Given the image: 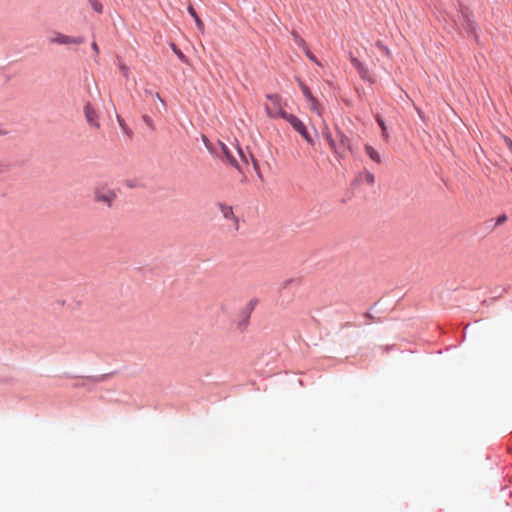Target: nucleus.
Segmentation results:
<instances>
[{
  "label": "nucleus",
  "instance_id": "1",
  "mask_svg": "<svg viewBox=\"0 0 512 512\" xmlns=\"http://www.w3.org/2000/svg\"><path fill=\"white\" fill-rule=\"evenodd\" d=\"M285 103L278 94L266 96L265 110L270 118H284L288 113L284 110Z\"/></svg>",
  "mask_w": 512,
  "mask_h": 512
},
{
  "label": "nucleus",
  "instance_id": "2",
  "mask_svg": "<svg viewBox=\"0 0 512 512\" xmlns=\"http://www.w3.org/2000/svg\"><path fill=\"white\" fill-rule=\"evenodd\" d=\"M84 40V37H73L57 31H54L48 38L50 44L59 45H80L84 43Z\"/></svg>",
  "mask_w": 512,
  "mask_h": 512
},
{
  "label": "nucleus",
  "instance_id": "3",
  "mask_svg": "<svg viewBox=\"0 0 512 512\" xmlns=\"http://www.w3.org/2000/svg\"><path fill=\"white\" fill-rule=\"evenodd\" d=\"M283 119H285L300 135L309 143L313 144V140L310 137L305 125L303 122L293 114H287Z\"/></svg>",
  "mask_w": 512,
  "mask_h": 512
},
{
  "label": "nucleus",
  "instance_id": "4",
  "mask_svg": "<svg viewBox=\"0 0 512 512\" xmlns=\"http://www.w3.org/2000/svg\"><path fill=\"white\" fill-rule=\"evenodd\" d=\"M84 115L90 127H93L95 129L100 128L101 125L99 122V114L90 103H87L84 106Z\"/></svg>",
  "mask_w": 512,
  "mask_h": 512
},
{
  "label": "nucleus",
  "instance_id": "5",
  "mask_svg": "<svg viewBox=\"0 0 512 512\" xmlns=\"http://www.w3.org/2000/svg\"><path fill=\"white\" fill-rule=\"evenodd\" d=\"M115 198H116V194L112 190H107V191L97 190L94 195L95 201L104 203L109 207L112 205Z\"/></svg>",
  "mask_w": 512,
  "mask_h": 512
},
{
  "label": "nucleus",
  "instance_id": "6",
  "mask_svg": "<svg viewBox=\"0 0 512 512\" xmlns=\"http://www.w3.org/2000/svg\"><path fill=\"white\" fill-rule=\"evenodd\" d=\"M350 61L352 65L357 69L362 79L372 82L368 69L356 57L351 56Z\"/></svg>",
  "mask_w": 512,
  "mask_h": 512
},
{
  "label": "nucleus",
  "instance_id": "7",
  "mask_svg": "<svg viewBox=\"0 0 512 512\" xmlns=\"http://www.w3.org/2000/svg\"><path fill=\"white\" fill-rule=\"evenodd\" d=\"M220 212L222 213L223 217L227 220H232L234 223H237V218L233 212V208L227 204L220 203L218 205Z\"/></svg>",
  "mask_w": 512,
  "mask_h": 512
},
{
  "label": "nucleus",
  "instance_id": "8",
  "mask_svg": "<svg viewBox=\"0 0 512 512\" xmlns=\"http://www.w3.org/2000/svg\"><path fill=\"white\" fill-rule=\"evenodd\" d=\"M307 102L309 104V109L322 118L323 108L320 102L314 96L311 97L310 99H307Z\"/></svg>",
  "mask_w": 512,
  "mask_h": 512
},
{
  "label": "nucleus",
  "instance_id": "9",
  "mask_svg": "<svg viewBox=\"0 0 512 512\" xmlns=\"http://www.w3.org/2000/svg\"><path fill=\"white\" fill-rule=\"evenodd\" d=\"M365 152L367 153V155L370 157V159L372 161H374L378 164L382 162L380 153L378 151H376L372 146L365 145Z\"/></svg>",
  "mask_w": 512,
  "mask_h": 512
},
{
  "label": "nucleus",
  "instance_id": "10",
  "mask_svg": "<svg viewBox=\"0 0 512 512\" xmlns=\"http://www.w3.org/2000/svg\"><path fill=\"white\" fill-rule=\"evenodd\" d=\"M250 315L249 313H243L240 319L237 321L236 327L240 332H244L249 324Z\"/></svg>",
  "mask_w": 512,
  "mask_h": 512
},
{
  "label": "nucleus",
  "instance_id": "11",
  "mask_svg": "<svg viewBox=\"0 0 512 512\" xmlns=\"http://www.w3.org/2000/svg\"><path fill=\"white\" fill-rule=\"evenodd\" d=\"M323 125H324V128H325L326 130H328L327 124H326V122H325L324 120H323ZM324 137H325V139L327 140V142L329 143L330 148H331L335 153H337V152H338V147H337V145H336V143H335L334 139L332 138L331 133H330L329 131H326V132L324 133Z\"/></svg>",
  "mask_w": 512,
  "mask_h": 512
},
{
  "label": "nucleus",
  "instance_id": "12",
  "mask_svg": "<svg viewBox=\"0 0 512 512\" xmlns=\"http://www.w3.org/2000/svg\"><path fill=\"white\" fill-rule=\"evenodd\" d=\"M173 52L176 54V56L179 58L180 61L186 63L187 62V58L186 56L182 53V51L174 44V43H171L170 44Z\"/></svg>",
  "mask_w": 512,
  "mask_h": 512
},
{
  "label": "nucleus",
  "instance_id": "13",
  "mask_svg": "<svg viewBox=\"0 0 512 512\" xmlns=\"http://www.w3.org/2000/svg\"><path fill=\"white\" fill-rule=\"evenodd\" d=\"M222 152L233 166L238 167L237 161L231 156L227 146L224 144H222Z\"/></svg>",
  "mask_w": 512,
  "mask_h": 512
},
{
  "label": "nucleus",
  "instance_id": "14",
  "mask_svg": "<svg viewBox=\"0 0 512 512\" xmlns=\"http://www.w3.org/2000/svg\"><path fill=\"white\" fill-rule=\"evenodd\" d=\"M299 86H300V88H301V90H302L306 100L310 99L311 97H313V94H312L311 90L309 89V87L306 84H304L303 82L299 81Z\"/></svg>",
  "mask_w": 512,
  "mask_h": 512
},
{
  "label": "nucleus",
  "instance_id": "15",
  "mask_svg": "<svg viewBox=\"0 0 512 512\" xmlns=\"http://www.w3.org/2000/svg\"><path fill=\"white\" fill-rule=\"evenodd\" d=\"M92 9L97 13L103 12V5L98 0H88Z\"/></svg>",
  "mask_w": 512,
  "mask_h": 512
},
{
  "label": "nucleus",
  "instance_id": "16",
  "mask_svg": "<svg viewBox=\"0 0 512 512\" xmlns=\"http://www.w3.org/2000/svg\"><path fill=\"white\" fill-rule=\"evenodd\" d=\"M292 36H293V39L295 41V43L301 47L306 48L307 45H306V42L304 41L303 38H301L296 32H292Z\"/></svg>",
  "mask_w": 512,
  "mask_h": 512
},
{
  "label": "nucleus",
  "instance_id": "17",
  "mask_svg": "<svg viewBox=\"0 0 512 512\" xmlns=\"http://www.w3.org/2000/svg\"><path fill=\"white\" fill-rule=\"evenodd\" d=\"M376 46L387 56V57H391V51L390 49L383 44L382 41H377L376 42Z\"/></svg>",
  "mask_w": 512,
  "mask_h": 512
},
{
  "label": "nucleus",
  "instance_id": "18",
  "mask_svg": "<svg viewBox=\"0 0 512 512\" xmlns=\"http://www.w3.org/2000/svg\"><path fill=\"white\" fill-rule=\"evenodd\" d=\"M376 120L381 127L382 135H383L384 139H388L387 128H386L384 121L382 120V118L380 116H377Z\"/></svg>",
  "mask_w": 512,
  "mask_h": 512
},
{
  "label": "nucleus",
  "instance_id": "19",
  "mask_svg": "<svg viewBox=\"0 0 512 512\" xmlns=\"http://www.w3.org/2000/svg\"><path fill=\"white\" fill-rule=\"evenodd\" d=\"M304 52L306 54V56L313 62H315L316 64L319 65V62L318 60L316 59V57L314 56V54L308 49V47L304 48Z\"/></svg>",
  "mask_w": 512,
  "mask_h": 512
},
{
  "label": "nucleus",
  "instance_id": "20",
  "mask_svg": "<svg viewBox=\"0 0 512 512\" xmlns=\"http://www.w3.org/2000/svg\"><path fill=\"white\" fill-rule=\"evenodd\" d=\"M339 136H340V147H343L345 148L348 143H349V139L343 134V133H339Z\"/></svg>",
  "mask_w": 512,
  "mask_h": 512
},
{
  "label": "nucleus",
  "instance_id": "21",
  "mask_svg": "<svg viewBox=\"0 0 512 512\" xmlns=\"http://www.w3.org/2000/svg\"><path fill=\"white\" fill-rule=\"evenodd\" d=\"M194 20H195V23H196L197 28L199 29V31L201 33H204V23H203V21L199 17L194 18Z\"/></svg>",
  "mask_w": 512,
  "mask_h": 512
},
{
  "label": "nucleus",
  "instance_id": "22",
  "mask_svg": "<svg viewBox=\"0 0 512 512\" xmlns=\"http://www.w3.org/2000/svg\"><path fill=\"white\" fill-rule=\"evenodd\" d=\"M119 68H120L121 72L123 73L124 77L127 78L129 76V69H128V67L125 64L122 63V64L119 65Z\"/></svg>",
  "mask_w": 512,
  "mask_h": 512
},
{
  "label": "nucleus",
  "instance_id": "23",
  "mask_svg": "<svg viewBox=\"0 0 512 512\" xmlns=\"http://www.w3.org/2000/svg\"><path fill=\"white\" fill-rule=\"evenodd\" d=\"M365 179L366 181L369 183V184H373L374 183V175L370 172H367L366 175H365Z\"/></svg>",
  "mask_w": 512,
  "mask_h": 512
},
{
  "label": "nucleus",
  "instance_id": "24",
  "mask_svg": "<svg viewBox=\"0 0 512 512\" xmlns=\"http://www.w3.org/2000/svg\"><path fill=\"white\" fill-rule=\"evenodd\" d=\"M188 12H189V14H190L193 18L198 17V15H197V13H196V11H195V9L193 8V6H192V5H189V6H188Z\"/></svg>",
  "mask_w": 512,
  "mask_h": 512
},
{
  "label": "nucleus",
  "instance_id": "25",
  "mask_svg": "<svg viewBox=\"0 0 512 512\" xmlns=\"http://www.w3.org/2000/svg\"><path fill=\"white\" fill-rule=\"evenodd\" d=\"M237 152H238V154L240 155V157L243 159V161L247 163V162H248V160H247V158H246V156H245V154H244L243 150H242L241 148H239V147H238V148H237Z\"/></svg>",
  "mask_w": 512,
  "mask_h": 512
},
{
  "label": "nucleus",
  "instance_id": "26",
  "mask_svg": "<svg viewBox=\"0 0 512 512\" xmlns=\"http://www.w3.org/2000/svg\"><path fill=\"white\" fill-rule=\"evenodd\" d=\"M91 47H92L93 51L95 52V54L98 55L99 54L98 44L94 41V42H92Z\"/></svg>",
  "mask_w": 512,
  "mask_h": 512
},
{
  "label": "nucleus",
  "instance_id": "27",
  "mask_svg": "<svg viewBox=\"0 0 512 512\" xmlns=\"http://www.w3.org/2000/svg\"><path fill=\"white\" fill-rule=\"evenodd\" d=\"M504 141H505L507 147L509 148V150L512 152V140L507 137H504Z\"/></svg>",
  "mask_w": 512,
  "mask_h": 512
},
{
  "label": "nucleus",
  "instance_id": "28",
  "mask_svg": "<svg viewBox=\"0 0 512 512\" xmlns=\"http://www.w3.org/2000/svg\"><path fill=\"white\" fill-rule=\"evenodd\" d=\"M250 157L252 159L253 166H254L255 170L257 171L259 169L258 162L252 155H250Z\"/></svg>",
  "mask_w": 512,
  "mask_h": 512
},
{
  "label": "nucleus",
  "instance_id": "29",
  "mask_svg": "<svg viewBox=\"0 0 512 512\" xmlns=\"http://www.w3.org/2000/svg\"><path fill=\"white\" fill-rule=\"evenodd\" d=\"M119 125L124 129V125L122 123V120L118 117Z\"/></svg>",
  "mask_w": 512,
  "mask_h": 512
},
{
  "label": "nucleus",
  "instance_id": "30",
  "mask_svg": "<svg viewBox=\"0 0 512 512\" xmlns=\"http://www.w3.org/2000/svg\"><path fill=\"white\" fill-rule=\"evenodd\" d=\"M0 172H2V165L0 164Z\"/></svg>",
  "mask_w": 512,
  "mask_h": 512
},
{
  "label": "nucleus",
  "instance_id": "31",
  "mask_svg": "<svg viewBox=\"0 0 512 512\" xmlns=\"http://www.w3.org/2000/svg\"><path fill=\"white\" fill-rule=\"evenodd\" d=\"M511 171H512V167H511Z\"/></svg>",
  "mask_w": 512,
  "mask_h": 512
}]
</instances>
